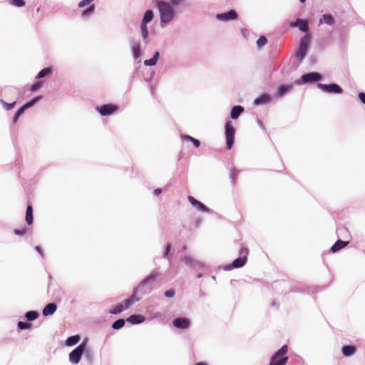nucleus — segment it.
Here are the masks:
<instances>
[{
	"label": "nucleus",
	"mask_w": 365,
	"mask_h": 365,
	"mask_svg": "<svg viewBox=\"0 0 365 365\" xmlns=\"http://www.w3.org/2000/svg\"><path fill=\"white\" fill-rule=\"evenodd\" d=\"M287 346H282V348L272 356L270 365H285L288 361V357L284 356L287 353Z\"/></svg>",
	"instance_id": "7ed1b4c3"
},
{
	"label": "nucleus",
	"mask_w": 365,
	"mask_h": 365,
	"mask_svg": "<svg viewBox=\"0 0 365 365\" xmlns=\"http://www.w3.org/2000/svg\"><path fill=\"white\" fill-rule=\"evenodd\" d=\"M195 365H207V364L205 363H203V362H200V363L196 364Z\"/></svg>",
	"instance_id": "8fccbe9b"
},
{
	"label": "nucleus",
	"mask_w": 365,
	"mask_h": 365,
	"mask_svg": "<svg viewBox=\"0 0 365 365\" xmlns=\"http://www.w3.org/2000/svg\"><path fill=\"white\" fill-rule=\"evenodd\" d=\"M153 11L151 10H148L143 16L142 23L147 24L148 22H150L153 19Z\"/></svg>",
	"instance_id": "c85d7f7f"
},
{
	"label": "nucleus",
	"mask_w": 365,
	"mask_h": 365,
	"mask_svg": "<svg viewBox=\"0 0 365 365\" xmlns=\"http://www.w3.org/2000/svg\"><path fill=\"white\" fill-rule=\"evenodd\" d=\"M95 10V6L93 4L88 9L83 11L82 16H86L91 13H93Z\"/></svg>",
	"instance_id": "4c0bfd02"
},
{
	"label": "nucleus",
	"mask_w": 365,
	"mask_h": 365,
	"mask_svg": "<svg viewBox=\"0 0 365 365\" xmlns=\"http://www.w3.org/2000/svg\"><path fill=\"white\" fill-rule=\"evenodd\" d=\"M52 73V68L48 67L42 69L36 76V78H41Z\"/></svg>",
	"instance_id": "cd10ccee"
},
{
	"label": "nucleus",
	"mask_w": 365,
	"mask_h": 365,
	"mask_svg": "<svg viewBox=\"0 0 365 365\" xmlns=\"http://www.w3.org/2000/svg\"><path fill=\"white\" fill-rule=\"evenodd\" d=\"M127 322L131 323L132 324H136L141 323L144 320V317L138 314H133L127 318Z\"/></svg>",
	"instance_id": "aec40b11"
},
{
	"label": "nucleus",
	"mask_w": 365,
	"mask_h": 365,
	"mask_svg": "<svg viewBox=\"0 0 365 365\" xmlns=\"http://www.w3.org/2000/svg\"><path fill=\"white\" fill-rule=\"evenodd\" d=\"M158 57H159V53L156 52L152 58L145 60L144 61V64L145 66H154L156 64V63L158 60Z\"/></svg>",
	"instance_id": "bb28decb"
},
{
	"label": "nucleus",
	"mask_w": 365,
	"mask_h": 365,
	"mask_svg": "<svg viewBox=\"0 0 365 365\" xmlns=\"http://www.w3.org/2000/svg\"><path fill=\"white\" fill-rule=\"evenodd\" d=\"M292 88V84L280 86L278 88L277 96L279 97H281L283 95H284L286 93H287L289 91H291Z\"/></svg>",
	"instance_id": "412c9836"
},
{
	"label": "nucleus",
	"mask_w": 365,
	"mask_h": 365,
	"mask_svg": "<svg viewBox=\"0 0 365 365\" xmlns=\"http://www.w3.org/2000/svg\"><path fill=\"white\" fill-rule=\"evenodd\" d=\"M154 193L158 195L160 194V188H157L155 190Z\"/></svg>",
	"instance_id": "de8ad7c7"
},
{
	"label": "nucleus",
	"mask_w": 365,
	"mask_h": 365,
	"mask_svg": "<svg viewBox=\"0 0 365 365\" xmlns=\"http://www.w3.org/2000/svg\"><path fill=\"white\" fill-rule=\"evenodd\" d=\"M356 351V349L353 346H344L342 348V353L345 356H350Z\"/></svg>",
	"instance_id": "5701e85b"
},
{
	"label": "nucleus",
	"mask_w": 365,
	"mask_h": 365,
	"mask_svg": "<svg viewBox=\"0 0 365 365\" xmlns=\"http://www.w3.org/2000/svg\"><path fill=\"white\" fill-rule=\"evenodd\" d=\"M348 244V242H344L342 240H337L334 245L331 247V250L332 252H337L344 247Z\"/></svg>",
	"instance_id": "4be33fe9"
},
{
	"label": "nucleus",
	"mask_w": 365,
	"mask_h": 365,
	"mask_svg": "<svg viewBox=\"0 0 365 365\" xmlns=\"http://www.w3.org/2000/svg\"><path fill=\"white\" fill-rule=\"evenodd\" d=\"M237 14L235 10H230L226 13L217 14L216 18L219 21H227L237 19Z\"/></svg>",
	"instance_id": "9b49d317"
},
{
	"label": "nucleus",
	"mask_w": 365,
	"mask_h": 365,
	"mask_svg": "<svg viewBox=\"0 0 365 365\" xmlns=\"http://www.w3.org/2000/svg\"><path fill=\"white\" fill-rule=\"evenodd\" d=\"M359 98L360 101L365 104V93H359Z\"/></svg>",
	"instance_id": "a18cd8bd"
},
{
	"label": "nucleus",
	"mask_w": 365,
	"mask_h": 365,
	"mask_svg": "<svg viewBox=\"0 0 365 365\" xmlns=\"http://www.w3.org/2000/svg\"><path fill=\"white\" fill-rule=\"evenodd\" d=\"M173 326L177 329H187L190 327V321L186 318H177L173 320Z\"/></svg>",
	"instance_id": "4468645a"
},
{
	"label": "nucleus",
	"mask_w": 365,
	"mask_h": 365,
	"mask_svg": "<svg viewBox=\"0 0 365 365\" xmlns=\"http://www.w3.org/2000/svg\"><path fill=\"white\" fill-rule=\"evenodd\" d=\"M86 349V344L82 343L78 347H76L74 350H73L69 354V359L72 364H78Z\"/></svg>",
	"instance_id": "423d86ee"
},
{
	"label": "nucleus",
	"mask_w": 365,
	"mask_h": 365,
	"mask_svg": "<svg viewBox=\"0 0 365 365\" xmlns=\"http://www.w3.org/2000/svg\"><path fill=\"white\" fill-rule=\"evenodd\" d=\"M140 51V48L139 44L134 45L133 47V53L135 58L139 57Z\"/></svg>",
	"instance_id": "c9c22d12"
},
{
	"label": "nucleus",
	"mask_w": 365,
	"mask_h": 365,
	"mask_svg": "<svg viewBox=\"0 0 365 365\" xmlns=\"http://www.w3.org/2000/svg\"><path fill=\"white\" fill-rule=\"evenodd\" d=\"M31 327V325L29 323H26V322H18V327L20 329H29Z\"/></svg>",
	"instance_id": "e433bc0d"
},
{
	"label": "nucleus",
	"mask_w": 365,
	"mask_h": 365,
	"mask_svg": "<svg viewBox=\"0 0 365 365\" xmlns=\"http://www.w3.org/2000/svg\"><path fill=\"white\" fill-rule=\"evenodd\" d=\"M323 21L328 25H333L334 24V17L330 14H324L323 19L319 21V24H322Z\"/></svg>",
	"instance_id": "b1692460"
},
{
	"label": "nucleus",
	"mask_w": 365,
	"mask_h": 365,
	"mask_svg": "<svg viewBox=\"0 0 365 365\" xmlns=\"http://www.w3.org/2000/svg\"><path fill=\"white\" fill-rule=\"evenodd\" d=\"M57 309V306L54 303H49L48 304L44 309H43V316H48L51 314H53Z\"/></svg>",
	"instance_id": "f3484780"
},
{
	"label": "nucleus",
	"mask_w": 365,
	"mask_h": 365,
	"mask_svg": "<svg viewBox=\"0 0 365 365\" xmlns=\"http://www.w3.org/2000/svg\"><path fill=\"white\" fill-rule=\"evenodd\" d=\"M140 29H141V33H142V36H143V38H146L148 36V28L146 26V24L142 23Z\"/></svg>",
	"instance_id": "72a5a7b5"
},
{
	"label": "nucleus",
	"mask_w": 365,
	"mask_h": 365,
	"mask_svg": "<svg viewBox=\"0 0 365 365\" xmlns=\"http://www.w3.org/2000/svg\"><path fill=\"white\" fill-rule=\"evenodd\" d=\"M40 98V97H36L35 98H34L33 100H31V101L26 103L25 105H24L21 108H20L16 113L15 114V116L14 118V123H16L19 116L23 114V113L24 112V110L30 107H31L32 106H34L36 102H37V101Z\"/></svg>",
	"instance_id": "f8f14e48"
},
{
	"label": "nucleus",
	"mask_w": 365,
	"mask_h": 365,
	"mask_svg": "<svg viewBox=\"0 0 365 365\" xmlns=\"http://www.w3.org/2000/svg\"><path fill=\"white\" fill-rule=\"evenodd\" d=\"M243 111V107L240 106H235L231 109L230 117L232 119H237Z\"/></svg>",
	"instance_id": "a211bd4d"
},
{
	"label": "nucleus",
	"mask_w": 365,
	"mask_h": 365,
	"mask_svg": "<svg viewBox=\"0 0 365 365\" xmlns=\"http://www.w3.org/2000/svg\"><path fill=\"white\" fill-rule=\"evenodd\" d=\"M240 257L235 259L232 262V267L233 268H240L245 264L248 255V249L242 247L240 250Z\"/></svg>",
	"instance_id": "0eeeda50"
},
{
	"label": "nucleus",
	"mask_w": 365,
	"mask_h": 365,
	"mask_svg": "<svg viewBox=\"0 0 365 365\" xmlns=\"http://www.w3.org/2000/svg\"><path fill=\"white\" fill-rule=\"evenodd\" d=\"M225 136L227 147L230 150L232 148L235 142V128L231 121H227L225 123Z\"/></svg>",
	"instance_id": "39448f33"
},
{
	"label": "nucleus",
	"mask_w": 365,
	"mask_h": 365,
	"mask_svg": "<svg viewBox=\"0 0 365 365\" xmlns=\"http://www.w3.org/2000/svg\"><path fill=\"white\" fill-rule=\"evenodd\" d=\"M80 341V336L78 335H75L72 336H69L66 341L67 346H73L77 344Z\"/></svg>",
	"instance_id": "393cba45"
},
{
	"label": "nucleus",
	"mask_w": 365,
	"mask_h": 365,
	"mask_svg": "<svg viewBox=\"0 0 365 365\" xmlns=\"http://www.w3.org/2000/svg\"><path fill=\"white\" fill-rule=\"evenodd\" d=\"M96 110L103 116H108L118 110V106L115 104H106L100 107H96Z\"/></svg>",
	"instance_id": "6e6552de"
},
{
	"label": "nucleus",
	"mask_w": 365,
	"mask_h": 365,
	"mask_svg": "<svg viewBox=\"0 0 365 365\" xmlns=\"http://www.w3.org/2000/svg\"><path fill=\"white\" fill-rule=\"evenodd\" d=\"M1 103H2L4 108L6 110H11L14 107V105H15V102L11 103H8L4 101L3 100H1Z\"/></svg>",
	"instance_id": "f704fd0d"
},
{
	"label": "nucleus",
	"mask_w": 365,
	"mask_h": 365,
	"mask_svg": "<svg viewBox=\"0 0 365 365\" xmlns=\"http://www.w3.org/2000/svg\"><path fill=\"white\" fill-rule=\"evenodd\" d=\"M38 317V312L35 311H29L26 314V318L28 321H33Z\"/></svg>",
	"instance_id": "c756f323"
},
{
	"label": "nucleus",
	"mask_w": 365,
	"mask_h": 365,
	"mask_svg": "<svg viewBox=\"0 0 365 365\" xmlns=\"http://www.w3.org/2000/svg\"><path fill=\"white\" fill-rule=\"evenodd\" d=\"M165 295L167 297H173L175 295V290L171 289L165 292Z\"/></svg>",
	"instance_id": "37998d69"
},
{
	"label": "nucleus",
	"mask_w": 365,
	"mask_h": 365,
	"mask_svg": "<svg viewBox=\"0 0 365 365\" xmlns=\"http://www.w3.org/2000/svg\"><path fill=\"white\" fill-rule=\"evenodd\" d=\"M183 261L187 264H190V266L192 267H195V264H197V262H195L194 260H192L190 257H184L183 259Z\"/></svg>",
	"instance_id": "ea45409f"
},
{
	"label": "nucleus",
	"mask_w": 365,
	"mask_h": 365,
	"mask_svg": "<svg viewBox=\"0 0 365 365\" xmlns=\"http://www.w3.org/2000/svg\"><path fill=\"white\" fill-rule=\"evenodd\" d=\"M295 83L299 84L301 83V81H297Z\"/></svg>",
	"instance_id": "603ef678"
},
{
	"label": "nucleus",
	"mask_w": 365,
	"mask_h": 365,
	"mask_svg": "<svg viewBox=\"0 0 365 365\" xmlns=\"http://www.w3.org/2000/svg\"><path fill=\"white\" fill-rule=\"evenodd\" d=\"M317 87L322 91L330 93H341L342 92L341 88L335 83L331 84H323L318 83Z\"/></svg>",
	"instance_id": "1a4fd4ad"
},
{
	"label": "nucleus",
	"mask_w": 365,
	"mask_h": 365,
	"mask_svg": "<svg viewBox=\"0 0 365 365\" xmlns=\"http://www.w3.org/2000/svg\"><path fill=\"white\" fill-rule=\"evenodd\" d=\"M267 43V40L264 36H260L257 41V44L259 48H262Z\"/></svg>",
	"instance_id": "473e14b6"
},
{
	"label": "nucleus",
	"mask_w": 365,
	"mask_h": 365,
	"mask_svg": "<svg viewBox=\"0 0 365 365\" xmlns=\"http://www.w3.org/2000/svg\"><path fill=\"white\" fill-rule=\"evenodd\" d=\"M9 3L17 7H21L25 5V1L24 0H9Z\"/></svg>",
	"instance_id": "2f4dec72"
},
{
	"label": "nucleus",
	"mask_w": 365,
	"mask_h": 365,
	"mask_svg": "<svg viewBox=\"0 0 365 365\" xmlns=\"http://www.w3.org/2000/svg\"><path fill=\"white\" fill-rule=\"evenodd\" d=\"M306 0H300L302 3L304 2Z\"/></svg>",
	"instance_id": "864d4df0"
},
{
	"label": "nucleus",
	"mask_w": 365,
	"mask_h": 365,
	"mask_svg": "<svg viewBox=\"0 0 365 365\" xmlns=\"http://www.w3.org/2000/svg\"><path fill=\"white\" fill-rule=\"evenodd\" d=\"M33 207L31 205H28L26 212V221L29 225L33 223Z\"/></svg>",
	"instance_id": "6ab92c4d"
},
{
	"label": "nucleus",
	"mask_w": 365,
	"mask_h": 365,
	"mask_svg": "<svg viewBox=\"0 0 365 365\" xmlns=\"http://www.w3.org/2000/svg\"><path fill=\"white\" fill-rule=\"evenodd\" d=\"M27 232V229L22 228V229H16L14 230V233L16 235L19 236H24Z\"/></svg>",
	"instance_id": "a19ab883"
},
{
	"label": "nucleus",
	"mask_w": 365,
	"mask_h": 365,
	"mask_svg": "<svg viewBox=\"0 0 365 365\" xmlns=\"http://www.w3.org/2000/svg\"><path fill=\"white\" fill-rule=\"evenodd\" d=\"M170 249V246L169 245H168L166 246L165 252H164V257H166L168 259H170V257H169Z\"/></svg>",
	"instance_id": "c03bdc74"
},
{
	"label": "nucleus",
	"mask_w": 365,
	"mask_h": 365,
	"mask_svg": "<svg viewBox=\"0 0 365 365\" xmlns=\"http://www.w3.org/2000/svg\"><path fill=\"white\" fill-rule=\"evenodd\" d=\"M156 4H157L158 6L160 8V1H156Z\"/></svg>",
	"instance_id": "3c124183"
},
{
	"label": "nucleus",
	"mask_w": 365,
	"mask_h": 365,
	"mask_svg": "<svg viewBox=\"0 0 365 365\" xmlns=\"http://www.w3.org/2000/svg\"><path fill=\"white\" fill-rule=\"evenodd\" d=\"M271 101V97L268 94H263L255 98L254 101V104L255 106L267 104Z\"/></svg>",
	"instance_id": "dca6fc26"
},
{
	"label": "nucleus",
	"mask_w": 365,
	"mask_h": 365,
	"mask_svg": "<svg viewBox=\"0 0 365 365\" xmlns=\"http://www.w3.org/2000/svg\"><path fill=\"white\" fill-rule=\"evenodd\" d=\"M125 324V320L123 319H120L116 320L113 324L112 328L114 329H119L122 328Z\"/></svg>",
	"instance_id": "7c9ffc66"
},
{
	"label": "nucleus",
	"mask_w": 365,
	"mask_h": 365,
	"mask_svg": "<svg viewBox=\"0 0 365 365\" xmlns=\"http://www.w3.org/2000/svg\"><path fill=\"white\" fill-rule=\"evenodd\" d=\"M182 139L184 141H190L193 143L195 148H198L200 145V141L197 139H195L190 135H185L182 136Z\"/></svg>",
	"instance_id": "a878e982"
},
{
	"label": "nucleus",
	"mask_w": 365,
	"mask_h": 365,
	"mask_svg": "<svg viewBox=\"0 0 365 365\" xmlns=\"http://www.w3.org/2000/svg\"><path fill=\"white\" fill-rule=\"evenodd\" d=\"M310 38V35L307 34L300 39L299 50L296 53L297 58L300 61H302L307 53Z\"/></svg>",
	"instance_id": "20e7f679"
},
{
	"label": "nucleus",
	"mask_w": 365,
	"mask_h": 365,
	"mask_svg": "<svg viewBox=\"0 0 365 365\" xmlns=\"http://www.w3.org/2000/svg\"><path fill=\"white\" fill-rule=\"evenodd\" d=\"M185 0H161V24L170 23L174 17V10L170 3L173 6H177L182 4Z\"/></svg>",
	"instance_id": "f03ea898"
},
{
	"label": "nucleus",
	"mask_w": 365,
	"mask_h": 365,
	"mask_svg": "<svg viewBox=\"0 0 365 365\" xmlns=\"http://www.w3.org/2000/svg\"><path fill=\"white\" fill-rule=\"evenodd\" d=\"M289 26L291 27H298L299 29L303 32H306L308 30V26L307 22L299 19H297V21L294 22H291L289 24Z\"/></svg>",
	"instance_id": "2eb2a0df"
},
{
	"label": "nucleus",
	"mask_w": 365,
	"mask_h": 365,
	"mask_svg": "<svg viewBox=\"0 0 365 365\" xmlns=\"http://www.w3.org/2000/svg\"><path fill=\"white\" fill-rule=\"evenodd\" d=\"M42 85H43L42 81H38L31 86V91H36L38 89H39L42 86Z\"/></svg>",
	"instance_id": "58836bf2"
},
{
	"label": "nucleus",
	"mask_w": 365,
	"mask_h": 365,
	"mask_svg": "<svg viewBox=\"0 0 365 365\" xmlns=\"http://www.w3.org/2000/svg\"><path fill=\"white\" fill-rule=\"evenodd\" d=\"M36 250L38 253H40L41 255V250L40 247H38V246L36 247Z\"/></svg>",
	"instance_id": "09e8293b"
},
{
	"label": "nucleus",
	"mask_w": 365,
	"mask_h": 365,
	"mask_svg": "<svg viewBox=\"0 0 365 365\" xmlns=\"http://www.w3.org/2000/svg\"><path fill=\"white\" fill-rule=\"evenodd\" d=\"M93 1V0H82L78 3V7L82 8L86 5H88Z\"/></svg>",
	"instance_id": "79ce46f5"
},
{
	"label": "nucleus",
	"mask_w": 365,
	"mask_h": 365,
	"mask_svg": "<svg viewBox=\"0 0 365 365\" xmlns=\"http://www.w3.org/2000/svg\"><path fill=\"white\" fill-rule=\"evenodd\" d=\"M188 201L190 202V204L195 207L196 210L203 212H209V209L203 205L200 201L195 200L192 196H188L187 197Z\"/></svg>",
	"instance_id": "ddd939ff"
},
{
	"label": "nucleus",
	"mask_w": 365,
	"mask_h": 365,
	"mask_svg": "<svg viewBox=\"0 0 365 365\" xmlns=\"http://www.w3.org/2000/svg\"><path fill=\"white\" fill-rule=\"evenodd\" d=\"M322 76L316 72L304 74L302 76L301 81L304 83H312L321 80Z\"/></svg>",
	"instance_id": "9d476101"
},
{
	"label": "nucleus",
	"mask_w": 365,
	"mask_h": 365,
	"mask_svg": "<svg viewBox=\"0 0 365 365\" xmlns=\"http://www.w3.org/2000/svg\"><path fill=\"white\" fill-rule=\"evenodd\" d=\"M236 175H237V172L235 170H233L230 174V177L233 182H234V180H235V178L236 177Z\"/></svg>",
	"instance_id": "49530a36"
},
{
	"label": "nucleus",
	"mask_w": 365,
	"mask_h": 365,
	"mask_svg": "<svg viewBox=\"0 0 365 365\" xmlns=\"http://www.w3.org/2000/svg\"><path fill=\"white\" fill-rule=\"evenodd\" d=\"M154 276H150L145 279L140 285L134 291L133 294L128 299H125L123 301V304H118L114 307H113L109 313L111 314H117L122 312L124 309H128L130 306H132L135 302H138L140 298L136 296V293L138 290L142 288L145 284L148 283L150 280L154 279Z\"/></svg>",
	"instance_id": "f257e3e1"
}]
</instances>
